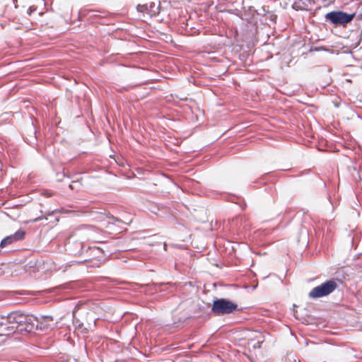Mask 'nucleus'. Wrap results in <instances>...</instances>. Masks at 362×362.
Here are the masks:
<instances>
[{
	"label": "nucleus",
	"mask_w": 362,
	"mask_h": 362,
	"mask_svg": "<svg viewBox=\"0 0 362 362\" xmlns=\"http://www.w3.org/2000/svg\"><path fill=\"white\" fill-rule=\"evenodd\" d=\"M13 3L16 4L17 2V0H13Z\"/></svg>",
	"instance_id": "nucleus-27"
},
{
	"label": "nucleus",
	"mask_w": 362,
	"mask_h": 362,
	"mask_svg": "<svg viewBox=\"0 0 362 362\" xmlns=\"http://www.w3.org/2000/svg\"><path fill=\"white\" fill-rule=\"evenodd\" d=\"M359 8H360L361 15H362V3L361 4Z\"/></svg>",
	"instance_id": "nucleus-24"
},
{
	"label": "nucleus",
	"mask_w": 362,
	"mask_h": 362,
	"mask_svg": "<svg viewBox=\"0 0 362 362\" xmlns=\"http://www.w3.org/2000/svg\"><path fill=\"white\" fill-rule=\"evenodd\" d=\"M57 321L54 319L52 315H40L35 316V322L34 325V333L36 331L42 332H48L56 327Z\"/></svg>",
	"instance_id": "nucleus-5"
},
{
	"label": "nucleus",
	"mask_w": 362,
	"mask_h": 362,
	"mask_svg": "<svg viewBox=\"0 0 362 362\" xmlns=\"http://www.w3.org/2000/svg\"><path fill=\"white\" fill-rule=\"evenodd\" d=\"M146 286L149 287L150 290L152 293H156L158 291L163 292L166 290V288H165L166 284L165 283H152L151 285L150 284L146 285Z\"/></svg>",
	"instance_id": "nucleus-12"
},
{
	"label": "nucleus",
	"mask_w": 362,
	"mask_h": 362,
	"mask_svg": "<svg viewBox=\"0 0 362 362\" xmlns=\"http://www.w3.org/2000/svg\"><path fill=\"white\" fill-rule=\"evenodd\" d=\"M35 316L15 310L2 315L0 320V346L14 333L22 335L34 333Z\"/></svg>",
	"instance_id": "nucleus-1"
},
{
	"label": "nucleus",
	"mask_w": 362,
	"mask_h": 362,
	"mask_svg": "<svg viewBox=\"0 0 362 362\" xmlns=\"http://www.w3.org/2000/svg\"><path fill=\"white\" fill-rule=\"evenodd\" d=\"M73 325L78 329H81L83 324L75 315V310L73 311Z\"/></svg>",
	"instance_id": "nucleus-15"
},
{
	"label": "nucleus",
	"mask_w": 362,
	"mask_h": 362,
	"mask_svg": "<svg viewBox=\"0 0 362 362\" xmlns=\"http://www.w3.org/2000/svg\"><path fill=\"white\" fill-rule=\"evenodd\" d=\"M105 215L106 216V219H107L108 224L115 225V224L124 223L121 219H119L117 217H115V216L111 214L110 212L105 213Z\"/></svg>",
	"instance_id": "nucleus-13"
},
{
	"label": "nucleus",
	"mask_w": 362,
	"mask_h": 362,
	"mask_svg": "<svg viewBox=\"0 0 362 362\" xmlns=\"http://www.w3.org/2000/svg\"><path fill=\"white\" fill-rule=\"evenodd\" d=\"M294 362H301L300 360L298 361H294Z\"/></svg>",
	"instance_id": "nucleus-28"
},
{
	"label": "nucleus",
	"mask_w": 362,
	"mask_h": 362,
	"mask_svg": "<svg viewBox=\"0 0 362 362\" xmlns=\"http://www.w3.org/2000/svg\"><path fill=\"white\" fill-rule=\"evenodd\" d=\"M276 18H277V16H276V15H273V14H272V15H271V16H270V19H271L272 21H275Z\"/></svg>",
	"instance_id": "nucleus-20"
},
{
	"label": "nucleus",
	"mask_w": 362,
	"mask_h": 362,
	"mask_svg": "<svg viewBox=\"0 0 362 362\" xmlns=\"http://www.w3.org/2000/svg\"><path fill=\"white\" fill-rule=\"evenodd\" d=\"M337 283H342L338 279H330L319 286L314 287L309 293L308 297L311 299H317L327 296L332 293L337 288Z\"/></svg>",
	"instance_id": "nucleus-4"
},
{
	"label": "nucleus",
	"mask_w": 362,
	"mask_h": 362,
	"mask_svg": "<svg viewBox=\"0 0 362 362\" xmlns=\"http://www.w3.org/2000/svg\"><path fill=\"white\" fill-rule=\"evenodd\" d=\"M355 17L356 13H348L341 10H334L325 15V21L335 28H346Z\"/></svg>",
	"instance_id": "nucleus-3"
},
{
	"label": "nucleus",
	"mask_w": 362,
	"mask_h": 362,
	"mask_svg": "<svg viewBox=\"0 0 362 362\" xmlns=\"http://www.w3.org/2000/svg\"><path fill=\"white\" fill-rule=\"evenodd\" d=\"M263 341H264L263 340H262V341H259V340H258V341H257V342L253 345V346H254L255 348H261V345H262V344L263 343Z\"/></svg>",
	"instance_id": "nucleus-17"
},
{
	"label": "nucleus",
	"mask_w": 362,
	"mask_h": 362,
	"mask_svg": "<svg viewBox=\"0 0 362 362\" xmlns=\"http://www.w3.org/2000/svg\"><path fill=\"white\" fill-rule=\"evenodd\" d=\"M42 219V216H39L37 218H35L33 221L34 222H37V221H41Z\"/></svg>",
	"instance_id": "nucleus-21"
},
{
	"label": "nucleus",
	"mask_w": 362,
	"mask_h": 362,
	"mask_svg": "<svg viewBox=\"0 0 362 362\" xmlns=\"http://www.w3.org/2000/svg\"><path fill=\"white\" fill-rule=\"evenodd\" d=\"M269 173H265L263 175L259 180H256L255 182H253L252 184L258 183V184H264V177L268 175Z\"/></svg>",
	"instance_id": "nucleus-16"
},
{
	"label": "nucleus",
	"mask_w": 362,
	"mask_h": 362,
	"mask_svg": "<svg viewBox=\"0 0 362 362\" xmlns=\"http://www.w3.org/2000/svg\"><path fill=\"white\" fill-rule=\"evenodd\" d=\"M262 8L263 11L264 12V14H265V15H266V13H269V11H266V10H265L264 6H263Z\"/></svg>",
	"instance_id": "nucleus-23"
},
{
	"label": "nucleus",
	"mask_w": 362,
	"mask_h": 362,
	"mask_svg": "<svg viewBox=\"0 0 362 362\" xmlns=\"http://www.w3.org/2000/svg\"><path fill=\"white\" fill-rule=\"evenodd\" d=\"M25 236V231L23 229H18L13 234L6 236L0 242V248H4L6 246L11 245L19 240L24 239Z\"/></svg>",
	"instance_id": "nucleus-9"
},
{
	"label": "nucleus",
	"mask_w": 362,
	"mask_h": 362,
	"mask_svg": "<svg viewBox=\"0 0 362 362\" xmlns=\"http://www.w3.org/2000/svg\"><path fill=\"white\" fill-rule=\"evenodd\" d=\"M24 141L31 147L37 149L38 146V139L37 136V130L35 126L32 122L28 127L26 134L23 135Z\"/></svg>",
	"instance_id": "nucleus-8"
},
{
	"label": "nucleus",
	"mask_w": 362,
	"mask_h": 362,
	"mask_svg": "<svg viewBox=\"0 0 362 362\" xmlns=\"http://www.w3.org/2000/svg\"><path fill=\"white\" fill-rule=\"evenodd\" d=\"M120 243V240L119 238H117L115 240V243H114V245L116 246V247H119V244Z\"/></svg>",
	"instance_id": "nucleus-19"
},
{
	"label": "nucleus",
	"mask_w": 362,
	"mask_h": 362,
	"mask_svg": "<svg viewBox=\"0 0 362 362\" xmlns=\"http://www.w3.org/2000/svg\"><path fill=\"white\" fill-rule=\"evenodd\" d=\"M35 10H36V8H33V6H30V7H29V8H28V10L27 13H28V14L29 16H30V15L32 14V13H33L34 11H35Z\"/></svg>",
	"instance_id": "nucleus-18"
},
{
	"label": "nucleus",
	"mask_w": 362,
	"mask_h": 362,
	"mask_svg": "<svg viewBox=\"0 0 362 362\" xmlns=\"http://www.w3.org/2000/svg\"><path fill=\"white\" fill-rule=\"evenodd\" d=\"M359 43H360V41H359V42L356 45L355 47H358V45H359Z\"/></svg>",
	"instance_id": "nucleus-26"
},
{
	"label": "nucleus",
	"mask_w": 362,
	"mask_h": 362,
	"mask_svg": "<svg viewBox=\"0 0 362 362\" xmlns=\"http://www.w3.org/2000/svg\"><path fill=\"white\" fill-rule=\"evenodd\" d=\"M69 187L71 189H74V187L72 185H69Z\"/></svg>",
	"instance_id": "nucleus-25"
},
{
	"label": "nucleus",
	"mask_w": 362,
	"mask_h": 362,
	"mask_svg": "<svg viewBox=\"0 0 362 362\" xmlns=\"http://www.w3.org/2000/svg\"><path fill=\"white\" fill-rule=\"evenodd\" d=\"M310 52H320V51H325V52H332V49L328 48V47H326L325 46H314V45H312L310 47V49H309Z\"/></svg>",
	"instance_id": "nucleus-14"
},
{
	"label": "nucleus",
	"mask_w": 362,
	"mask_h": 362,
	"mask_svg": "<svg viewBox=\"0 0 362 362\" xmlns=\"http://www.w3.org/2000/svg\"><path fill=\"white\" fill-rule=\"evenodd\" d=\"M314 0H293L292 8L295 11H308Z\"/></svg>",
	"instance_id": "nucleus-11"
},
{
	"label": "nucleus",
	"mask_w": 362,
	"mask_h": 362,
	"mask_svg": "<svg viewBox=\"0 0 362 362\" xmlns=\"http://www.w3.org/2000/svg\"><path fill=\"white\" fill-rule=\"evenodd\" d=\"M325 3L329 4L334 1L335 0H322Z\"/></svg>",
	"instance_id": "nucleus-22"
},
{
	"label": "nucleus",
	"mask_w": 362,
	"mask_h": 362,
	"mask_svg": "<svg viewBox=\"0 0 362 362\" xmlns=\"http://www.w3.org/2000/svg\"><path fill=\"white\" fill-rule=\"evenodd\" d=\"M90 251L91 255L94 256H97L99 257L100 255L103 256H109L114 253L117 250H119V249H110L108 243L103 242L102 243V247L98 246H88L86 249V252Z\"/></svg>",
	"instance_id": "nucleus-7"
},
{
	"label": "nucleus",
	"mask_w": 362,
	"mask_h": 362,
	"mask_svg": "<svg viewBox=\"0 0 362 362\" xmlns=\"http://www.w3.org/2000/svg\"><path fill=\"white\" fill-rule=\"evenodd\" d=\"M160 1L149 2L146 4H136V9L138 13L143 16H149L151 17L156 16L160 13Z\"/></svg>",
	"instance_id": "nucleus-6"
},
{
	"label": "nucleus",
	"mask_w": 362,
	"mask_h": 362,
	"mask_svg": "<svg viewBox=\"0 0 362 362\" xmlns=\"http://www.w3.org/2000/svg\"><path fill=\"white\" fill-rule=\"evenodd\" d=\"M240 310L242 308H239L238 304L229 298H214L212 300L211 312L214 316H223Z\"/></svg>",
	"instance_id": "nucleus-2"
},
{
	"label": "nucleus",
	"mask_w": 362,
	"mask_h": 362,
	"mask_svg": "<svg viewBox=\"0 0 362 362\" xmlns=\"http://www.w3.org/2000/svg\"><path fill=\"white\" fill-rule=\"evenodd\" d=\"M66 250L69 252L70 255L76 256L81 255L84 252L86 245L78 240H69L66 244Z\"/></svg>",
	"instance_id": "nucleus-10"
}]
</instances>
